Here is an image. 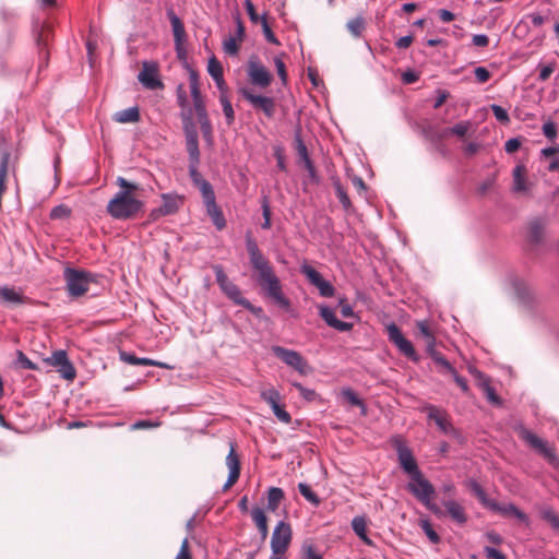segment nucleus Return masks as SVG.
<instances>
[{
  "label": "nucleus",
  "mask_w": 559,
  "mask_h": 559,
  "mask_svg": "<svg viewBox=\"0 0 559 559\" xmlns=\"http://www.w3.org/2000/svg\"><path fill=\"white\" fill-rule=\"evenodd\" d=\"M246 247L250 264L257 272V281L266 297L272 299L282 309L289 310L290 301L283 292L280 278L275 274L270 261L259 249L257 241L250 233H247L246 235Z\"/></svg>",
  "instance_id": "nucleus-1"
},
{
  "label": "nucleus",
  "mask_w": 559,
  "mask_h": 559,
  "mask_svg": "<svg viewBox=\"0 0 559 559\" xmlns=\"http://www.w3.org/2000/svg\"><path fill=\"white\" fill-rule=\"evenodd\" d=\"M120 190L108 202L107 213L115 219L126 221L135 217L143 209L144 202L140 199V186L128 181L123 177L116 180Z\"/></svg>",
  "instance_id": "nucleus-2"
},
{
  "label": "nucleus",
  "mask_w": 559,
  "mask_h": 559,
  "mask_svg": "<svg viewBox=\"0 0 559 559\" xmlns=\"http://www.w3.org/2000/svg\"><path fill=\"white\" fill-rule=\"evenodd\" d=\"M407 489L427 509L436 514L440 512V509L432 501L435 497V488L432 484L423 476L421 472L411 477V481L407 484Z\"/></svg>",
  "instance_id": "nucleus-3"
},
{
  "label": "nucleus",
  "mask_w": 559,
  "mask_h": 559,
  "mask_svg": "<svg viewBox=\"0 0 559 559\" xmlns=\"http://www.w3.org/2000/svg\"><path fill=\"white\" fill-rule=\"evenodd\" d=\"M64 280L68 294L78 298L88 292L90 285L96 283V276L91 272L67 267L64 270Z\"/></svg>",
  "instance_id": "nucleus-4"
},
{
  "label": "nucleus",
  "mask_w": 559,
  "mask_h": 559,
  "mask_svg": "<svg viewBox=\"0 0 559 559\" xmlns=\"http://www.w3.org/2000/svg\"><path fill=\"white\" fill-rule=\"evenodd\" d=\"M247 75L251 85L259 88L269 87L273 81L272 73L255 55H252L247 62Z\"/></svg>",
  "instance_id": "nucleus-5"
},
{
  "label": "nucleus",
  "mask_w": 559,
  "mask_h": 559,
  "mask_svg": "<svg viewBox=\"0 0 559 559\" xmlns=\"http://www.w3.org/2000/svg\"><path fill=\"white\" fill-rule=\"evenodd\" d=\"M239 94L251 105L257 111H262L267 118L275 115V100L273 97L255 94L251 87H240Z\"/></svg>",
  "instance_id": "nucleus-6"
},
{
  "label": "nucleus",
  "mask_w": 559,
  "mask_h": 559,
  "mask_svg": "<svg viewBox=\"0 0 559 559\" xmlns=\"http://www.w3.org/2000/svg\"><path fill=\"white\" fill-rule=\"evenodd\" d=\"M391 443L396 450L399 463L404 472L407 473L411 477L420 473L414 455L411 449L407 447L405 440L401 436H395L392 438Z\"/></svg>",
  "instance_id": "nucleus-7"
},
{
  "label": "nucleus",
  "mask_w": 559,
  "mask_h": 559,
  "mask_svg": "<svg viewBox=\"0 0 559 559\" xmlns=\"http://www.w3.org/2000/svg\"><path fill=\"white\" fill-rule=\"evenodd\" d=\"M388 337L391 343H393L397 349L407 358L413 361H418V356L414 349L413 344L404 337L402 331L395 323H391L386 326Z\"/></svg>",
  "instance_id": "nucleus-8"
},
{
  "label": "nucleus",
  "mask_w": 559,
  "mask_h": 559,
  "mask_svg": "<svg viewBox=\"0 0 559 559\" xmlns=\"http://www.w3.org/2000/svg\"><path fill=\"white\" fill-rule=\"evenodd\" d=\"M520 437L538 453H540L549 463L556 464L558 459L554 452V449L548 447L547 442L537 437L531 430L522 427L519 430Z\"/></svg>",
  "instance_id": "nucleus-9"
},
{
  "label": "nucleus",
  "mask_w": 559,
  "mask_h": 559,
  "mask_svg": "<svg viewBox=\"0 0 559 559\" xmlns=\"http://www.w3.org/2000/svg\"><path fill=\"white\" fill-rule=\"evenodd\" d=\"M292 527L288 523L280 521L271 537V549L273 552H286L292 542Z\"/></svg>",
  "instance_id": "nucleus-10"
},
{
  "label": "nucleus",
  "mask_w": 559,
  "mask_h": 559,
  "mask_svg": "<svg viewBox=\"0 0 559 559\" xmlns=\"http://www.w3.org/2000/svg\"><path fill=\"white\" fill-rule=\"evenodd\" d=\"M272 352L287 366L294 368L300 374L308 372V364L306 359L296 350L287 349L282 346H274Z\"/></svg>",
  "instance_id": "nucleus-11"
},
{
  "label": "nucleus",
  "mask_w": 559,
  "mask_h": 559,
  "mask_svg": "<svg viewBox=\"0 0 559 559\" xmlns=\"http://www.w3.org/2000/svg\"><path fill=\"white\" fill-rule=\"evenodd\" d=\"M45 361L49 366L56 367L57 371L66 380H73L76 376L75 368L69 360L67 353L62 349L53 352Z\"/></svg>",
  "instance_id": "nucleus-12"
},
{
  "label": "nucleus",
  "mask_w": 559,
  "mask_h": 559,
  "mask_svg": "<svg viewBox=\"0 0 559 559\" xmlns=\"http://www.w3.org/2000/svg\"><path fill=\"white\" fill-rule=\"evenodd\" d=\"M221 289L230 300H233L237 305L245 307L252 313L258 314L262 312L261 308L254 307L248 299L242 297L239 287L235 285L231 281L228 284L224 285Z\"/></svg>",
  "instance_id": "nucleus-13"
},
{
  "label": "nucleus",
  "mask_w": 559,
  "mask_h": 559,
  "mask_svg": "<svg viewBox=\"0 0 559 559\" xmlns=\"http://www.w3.org/2000/svg\"><path fill=\"white\" fill-rule=\"evenodd\" d=\"M428 418L433 420L438 428L445 435H452L455 432L454 427L449 420V417L444 411L439 409L436 406L429 405L426 407Z\"/></svg>",
  "instance_id": "nucleus-14"
},
{
  "label": "nucleus",
  "mask_w": 559,
  "mask_h": 559,
  "mask_svg": "<svg viewBox=\"0 0 559 559\" xmlns=\"http://www.w3.org/2000/svg\"><path fill=\"white\" fill-rule=\"evenodd\" d=\"M226 465L229 468V475L227 481L225 483L223 489L227 490L230 488L239 478L240 475V462L236 454L234 443H230L229 453L226 456Z\"/></svg>",
  "instance_id": "nucleus-15"
},
{
  "label": "nucleus",
  "mask_w": 559,
  "mask_h": 559,
  "mask_svg": "<svg viewBox=\"0 0 559 559\" xmlns=\"http://www.w3.org/2000/svg\"><path fill=\"white\" fill-rule=\"evenodd\" d=\"M320 317L325 321V323L341 332H347L353 329V324L349 322L341 321L336 318L335 312L328 306L319 307Z\"/></svg>",
  "instance_id": "nucleus-16"
},
{
  "label": "nucleus",
  "mask_w": 559,
  "mask_h": 559,
  "mask_svg": "<svg viewBox=\"0 0 559 559\" xmlns=\"http://www.w3.org/2000/svg\"><path fill=\"white\" fill-rule=\"evenodd\" d=\"M139 81L150 90L163 87V83L157 78V70L154 66L144 62L142 71L138 75Z\"/></svg>",
  "instance_id": "nucleus-17"
},
{
  "label": "nucleus",
  "mask_w": 559,
  "mask_h": 559,
  "mask_svg": "<svg viewBox=\"0 0 559 559\" xmlns=\"http://www.w3.org/2000/svg\"><path fill=\"white\" fill-rule=\"evenodd\" d=\"M513 191L516 193H527L531 190L532 183L526 178V167L519 164L513 168Z\"/></svg>",
  "instance_id": "nucleus-18"
},
{
  "label": "nucleus",
  "mask_w": 559,
  "mask_h": 559,
  "mask_svg": "<svg viewBox=\"0 0 559 559\" xmlns=\"http://www.w3.org/2000/svg\"><path fill=\"white\" fill-rule=\"evenodd\" d=\"M193 108L195 110V115H197V118L200 123L201 131H202L204 138H211L212 126H211L210 119L207 117L204 99L202 98L199 100H194Z\"/></svg>",
  "instance_id": "nucleus-19"
},
{
  "label": "nucleus",
  "mask_w": 559,
  "mask_h": 559,
  "mask_svg": "<svg viewBox=\"0 0 559 559\" xmlns=\"http://www.w3.org/2000/svg\"><path fill=\"white\" fill-rule=\"evenodd\" d=\"M167 16L171 24L176 49L179 50L185 38H186V31H185L183 23L176 15V13L174 12L173 9H169L167 11Z\"/></svg>",
  "instance_id": "nucleus-20"
},
{
  "label": "nucleus",
  "mask_w": 559,
  "mask_h": 559,
  "mask_svg": "<svg viewBox=\"0 0 559 559\" xmlns=\"http://www.w3.org/2000/svg\"><path fill=\"white\" fill-rule=\"evenodd\" d=\"M417 328L420 336L425 342L427 353L430 355L431 353L436 352V337L432 329L430 328V324L427 321H419L417 322Z\"/></svg>",
  "instance_id": "nucleus-21"
},
{
  "label": "nucleus",
  "mask_w": 559,
  "mask_h": 559,
  "mask_svg": "<svg viewBox=\"0 0 559 559\" xmlns=\"http://www.w3.org/2000/svg\"><path fill=\"white\" fill-rule=\"evenodd\" d=\"M162 200L160 209L166 216L175 214L182 204V199L177 194L164 193L162 194Z\"/></svg>",
  "instance_id": "nucleus-22"
},
{
  "label": "nucleus",
  "mask_w": 559,
  "mask_h": 559,
  "mask_svg": "<svg viewBox=\"0 0 559 559\" xmlns=\"http://www.w3.org/2000/svg\"><path fill=\"white\" fill-rule=\"evenodd\" d=\"M205 207L206 213L210 216L212 223L215 225V227L218 230L224 229L226 227V219L222 210L216 204V201L205 204Z\"/></svg>",
  "instance_id": "nucleus-23"
},
{
  "label": "nucleus",
  "mask_w": 559,
  "mask_h": 559,
  "mask_svg": "<svg viewBox=\"0 0 559 559\" xmlns=\"http://www.w3.org/2000/svg\"><path fill=\"white\" fill-rule=\"evenodd\" d=\"M352 528L355 534L368 546L373 542L367 536V520L365 516H355L352 521Z\"/></svg>",
  "instance_id": "nucleus-24"
},
{
  "label": "nucleus",
  "mask_w": 559,
  "mask_h": 559,
  "mask_svg": "<svg viewBox=\"0 0 559 559\" xmlns=\"http://www.w3.org/2000/svg\"><path fill=\"white\" fill-rule=\"evenodd\" d=\"M444 508L447 509V512L449 515L454 520L455 522L463 524L466 522L467 518L464 511V508L457 503L454 500H449L443 502Z\"/></svg>",
  "instance_id": "nucleus-25"
},
{
  "label": "nucleus",
  "mask_w": 559,
  "mask_h": 559,
  "mask_svg": "<svg viewBox=\"0 0 559 559\" xmlns=\"http://www.w3.org/2000/svg\"><path fill=\"white\" fill-rule=\"evenodd\" d=\"M114 120L119 123H132L140 120V111L138 107H130L114 115Z\"/></svg>",
  "instance_id": "nucleus-26"
},
{
  "label": "nucleus",
  "mask_w": 559,
  "mask_h": 559,
  "mask_svg": "<svg viewBox=\"0 0 559 559\" xmlns=\"http://www.w3.org/2000/svg\"><path fill=\"white\" fill-rule=\"evenodd\" d=\"M0 298L3 302L21 305L26 301V298L14 288L0 287Z\"/></svg>",
  "instance_id": "nucleus-27"
},
{
  "label": "nucleus",
  "mask_w": 559,
  "mask_h": 559,
  "mask_svg": "<svg viewBox=\"0 0 559 559\" xmlns=\"http://www.w3.org/2000/svg\"><path fill=\"white\" fill-rule=\"evenodd\" d=\"M478 377H479V386L481 388V390L484 391L487 400L492 403V404H496V405H500L501 404V400L500 397L497 395L495 389L491 386L490 384V381L488 378H486L484 374H481L480 372H478Z\"/></svg>",
  "instance_id": "nucleus-28"
},
{
  "label": "nucleus",
  "mask_w": 559,
  "mask_h": 559,
  "mask_svg": "<svg viewBox=\"0 0 559 559\" xmlns=\"http://www.w3.org/2000/svg\"><path fill=\"white\" fill-rule=\"evenodd\" d=\"M284 499V491L277 487H271L267 491V510L275 511Z\"/></svg>",
  "instance_id": "nucleus-29"
},
{
  "label": "nucleus",
  "mask_w": 559,
  "mask_h": 559,
  "mask_svg": "<svg viewBox=\"0 0 559 559\" xmlns=\"http://www.w3.org/2000/svg\"><path fill=\"white\" fill-rule=\"evenodd\" d=\"M333 187L335 189V194L338 199V201L341 202V204L343 205V207L348 211L352 209V202H350V199L347 194V192L345 191L344 187L341 185V181L338 178H333Z\"/></svg>",
  "instance_id": "nucleus-30"
},
{
  "label": "nucleus",
  "mask_w": 559,
  "mask_h": 559,
  "mask_svg": "<svg viewBox=\"0 0 559 559\" xmlns=\"http://www.w3.org/2000/svg\"><path fill=\"white\" fill-rule=\"evenodd\" d=\"M432 360L438 365L440 368V372H448L450 374L455 373V368L439 352H433L429 355Z\"/></svg>",
  "instance_id": "nucleus-31"
},
{
  "label": "nucleus",
  "mask_w": 559,
  "mask_h": 559,
  "mask_svg": "<svg viewBox=\"0 0 559 559\" xmlns=\"http://www.w3.org/2000/svg\"><path fill=\"white\" fill-rule=\"evenodd\" d=\"M189 83H190V92L192 96V100H199L202 99L200 85H199V76L198 73L194 70L189 71Z\"/></svg>",
  "instance_id": "nucleus-32"
},
{
  "label": "nucleus",
  "mask_w": 559,
  "mask_h": 559,
  "mask_svg": "<svg viewBox=\"0 0 559 559\" xmlns=\"http://www.w3.org/2000/svg\"><path fill=\"white\" fill-rule=\"evenodd\" d=\"M186 143L190 163L198 166L200 162L199 140H188Z\"/></svg>",
  "instance_id": "nucleus-33"
},
{
  "label": "nucleus",
  "mask_w": 559,
  "mask_h": 559,
  "mask_svg": "<svg viewBox=\"0 0 559 559\" xmlns=\"http://www.w3.org/2000/svg\"><path fill=\"white\" fill-rule=\"evenodd\" d=\"M199 188L203 197L204 204L215 201V193L212 185L206 180H199Z\"/></svg>",
  "instance_id": "nucleus-34"
},
{
  "label": "nucleus",
  "mask_w": 559,
  "mask_h": 559,
  "mask_svg": "<svg viewBox=\"0 0 559 559\" xmlns=\"http://www.w3.org/2000/svg\"><path fill=\"white\" fill-rule=\"evenodd\" d=\"M300 271L313 286L319 284V282L323 278L322 275L309 264L301 265Z\"/></svg>",
  "instance_id": "nucleus-35"
},
{
  "label": "nucleus",
  "mask_w": 559,
  "mask_h": 559,
  "mask_svg": "<svg viewBox=\"0 0 559 559\" xmlns=\"http://www.w3.org/2000/svg\"><path fill=\"white\" fill-rule=\"evenodd\" d=\"M347 29L352 33L353 36L359 37L365 29V20L361 16H357L347 22Z\"/></svg>",
  "instance_id": "nucleus-36"
},
{
  "label": "nucleus",
  "mask_w": 559,
  "mask_h": 559,
  "mask_svg": "<svg viewBox=\"0 0 559 559\" xmlns=\"http://www.w3.org/2000/svg\"><path fill=\"white\" fill-rule=\"evenodd\" d=\"M469 488L477 496L479 501L489 509V504L492 503L493 500L487 498V495L485 490L481 488V486L477 481L471 480Z\"/></svg>",
  "instance_id": "nucleus-37"
},
{
  "label": "nucleus",
  "mask_w": 559,
  "mask_h": 559,
  "mask_svg": "<svg viewBox=\"0 0 559 559\" xmlns=\"http://www.w3.org/2000/svg\"><path fill=\"white\" fill-rule=\"evenodd\" d=\"M219 102L223 107L224 115L226 117L227 123L231 124L235 119L234 109L227 95H219Z\"/></svg>",
  "instance_id": "nucleus-38"
},
{
  "label": "nucleus",
  "mask_w": 559,
  "mask_h": 559,
  "mask_svg": "<svg viewBox=\"0 0 559 559\" xmlns=\"http://www.w3.org/2000/svg\"><path fill=\"white\" fill-rule=\"evenodd\" d=\"M71 209L64 204L55 206L50 212L51 219H67L71 216Z\"/></svg>",
  "instance_id": "nucleus-39"
},
{
  "label": "nucleus",
  "mask_w": 559,
  "mask_h": 559,
  "mask_svg": "<svg viewBox=\"0 0 559 559\" xmlns=\"http://www.w3.org/2000/svg\"><path fill=\"white\" fill-rule=\"evenodd\" d=\"M183 130L186 141L198 139V131L190 116H183Z\"/></svg>",
  "instance_id": "nucleus-40"
},
{
  "label": "nucleus",
  "mask_w": 559,
  "mask_h": 559,
  "mask_svg": "<svg viewBox=\"0 0 559 559\" xmlns=\"http://www.w3.org/2000/svg\"><path fill=\"white\" fill-rule=\"evenodd\" d=\"M544 233V224L539 219H535L530 224V236L533 241H540Z\"/></svg>",
  "instance_id": "nucleus-41"
},
{
  "label": "nucleus",
  "mask_w": 559,
  "mask_h": 559,
  "mask_svg": "<svg viewBox=\"0 0 559 559\" xmlns=\"http://www.w3.org/2000/svg\"><path fill=\"white\" fill-rule=\"evenodd\" d=\"M207 72L213 79H221L223 76V67L215 57L210 58Z\"/></svg>",
  "instance_id": "nucleus-42"
},
{
  "label": "nucleus",
  "mask_w": 559,
  "mask_h": 559,
  "mask_svg": "<svg viewBox=\"0 0 559 559\" xmlns=\"http://www.w3.org/2000/svg\"><path fill=\"white\" fill-rule=\"evenodd\" d=\"M298 489H299L300 495L302 497H305L312 504L318 506L320 503V499L307 484L300 483L298 485Z\"/></svg>",
  "instance_id": "nucleus-43"
},
{
  "label": "nucleus",
  "mask_w": 559,
  "mask_h": 559,
  "mask_svg": "<svg viewBox=\"0 0 559 559\" xmlns=\"http://www.w3.org/2000/svg\"><path fill=\"white\" fill-rule=\"evenodd\" d=\"M471 122L469 121H463L460 122L452 128L444 131V134H454L459 138H463L467 131L469 130Z\"/></svg>",
  "instance_id": "nucleus-44"
},
{
  "label": "nucleus",
  "mask_w": 559,
  "mask_h": 559,
  "mask_svg": "<svg viewBox=\"0 0 559 559\" xmlns=\"http://www.w3.org/2000/svg\"><path fill=\"white\" fill-rule=\"evenodd\" d=\"M420 527L421 530L425 532V534L427 535V537L429 538V540L432 543V544H438L440 542V537L439 535L437 534V532L432 528L431 524L429 523V521L427 520H421L420 521Z\"/></svg>",
  "instance_id": "nucleus-45"
},
{
  "label": "nucleus",
  "mask_w": 559,
  "mask_h": 559,
  "mask_svg": "<svg viewBox=\"0 0 559 559\" xmlns=\"http://www.w3.org/2000/svg\"><path fill=\"white\" fill-rule=\"evenodd\" d=\"M304 167L308 171V180L307 182L311 185L318 186L320 183V177L314 168V165L311 159H307V163L304 164Z\"/></svg>",
  "instance_id": "nucleus-46"
},
{
  "label": "nucleus",
  "mask_w": 559,
  "mask_h": 559,
  "mask_svg": "<svg viewBox=\"0 0 559 559\" xmlns=\"http://www.w3.org/2000/svg\"><path fill=\"white\" fill-rule=\"evenodd\" d=\"M514 508H515V506L512 503L501 506V504L497 503L496 501H492V503L489 504L490 510L498 512L504 516H511L512 512H513L511 509H514Z\"/></svg>",
  "instance_id": "nucleus-47"
},
{
  "label": "nucleus",
  "mask_w": 559,
  "mask_h": 559,
  "mask_svg": "<svg viewBox=\"0 0 559 559\" xmlns=\"http://www.w3.org/2000/svg\"><path fill=\"white\" fill-rule=\"evenodd\" d=\"M542 518L549 523L554 530H559V516L550 509L542 511Z\"/></svg>",
  "instance_id": "nucleus-48"
},
{
  "label": "nucleus",
  "mask_w": 559,
  "mask_h": 559,
  "mask_svg": "<svg viewBox=\"0 0 559 559\" xmlns=\"http://www.w3.org/2000/svg\"><path fill=\"white\" fill-rule=\"evenodd\" d=\"M543 133L548 140H555L558 133L557 124L552 120H547L543 124Z\"/></svg>",
  "instance_id": "nucleus-49"
},
{
  "label": "nucleus",
  "mask_w": 559,
  "mask_h": 559,
  "mask_svg": "<svg viewBox=\"0 0 559 559\" xmlns=\"http://www.w3.org/2000/svg\"><path fill=\"white\" fill-rule=\"evenodd\" d=\"M342 395L350 405L365 407L362 401L352 389H344Z\"/></svg>",
  "instance_id": "nucleus-50"
},
{
  "label": "nucleus",
  "mask_w": 559,
  "mask_h": 559,
  "mask_svg": "<svg viewBox=\"0 0 559 559\" xmlns=\"http://www.w3.org/2000/svg\"><path fill=\"white\" fill-rule=\"evenodd\" d=\"M223 49L226 53L230 56H236L239 51V45L237 44V39L235 37H229L224 40Z\"/></svg>",
  "instance_id": "nucleus-51"
},
{
  "label": "nucleus",
  "mask_w": 559,
  "mask_h": 559,
  "mask_svg": "<svg viewBox=\"0 0 559 559\" xmlns=\"http://www.w3.org/2000/svg\"><path fill=\"white\" fill-rule=\"evenodd\" d=\"M274 66L283 84L287 83L286 66L280 56L274 57Z\"/></svg>",
  "instance_id": "nucleus-52"
},
{
  "label": "nucleus",
  "mask_w": 559,
  "mask_h": 559,
  "mask_svg": "<svg viewBox=\"0 0 559 559\" xmlns=\"http://www.w3.org/2000/svg\"><path fill=\"white\" fill-rule=\"evenodd\" d=\"M316 287L319 289L320 295L323 297H332L334 295V287L324 278H322L319 284L316 285Z\"/></svg>",
  "instance_id": "nucleus-53"
},
{
  "label": "nucleus",
  "mask_w": 559,
  "mask_h": 559,
  "mask_svg": "<svg viewBox=\"0 0 559 559\" xmlns=\"http://www.w3.org/2000/svg\"><path fill=\"white\" fill-rule=\"evenodd\" d=\"M491 110L495 118L501 123H508L510 121L509 115L504 108L499 105H491Z\"/></svg>",
  "instance_id": "nucleus-54"
},
{
  "label": "nucleus",
  "mask_w": 559,
  "mask_h": 559,
  "mask_svg": "<svg viewBox=\"0 0 559 559\" xmlns=\"http://www.w3.org/2000/svg\"><path fill=\"white\" fill-rule=\"evenodd\" d=\"M262 399L270 404L273 408L280 403V393L276 390H269L262 392Z\"/></svg>",
  "instance_id": "nucleus-55"
},
{
  "label": "nucleus",
  "mask_w": 559,
  "mask_h": 559,
  "mask_svg": "<svg viewBox=\"0 0 559 559\" xmlns=\"http://www.w3.org/2000/svg\"><path fill=\"white\" fill-rule=\"evenodd\" d=\"M261 24H262L263 33H264L266 40L272 44L278 45L280 43H278L277 38L275 37V35L273 34L272 29L270 28L267 20L264 15L261 17Z\"/></svg>",
  "instance_id": "nucleus-56"
},
{
  "label": "nucleus",
  "mask_w": 559,
  "mask_h": 559,
  "mask_svg": "<svg viewBox=\"0 0 559 559\" xmlns=\"http://www.w3.org/2000/svg\"><path fill=\"white\" fill-rule=\"evenodd\" d=\"M302 552L305 559H322V556L317 551L316 547L312 544H304Z\"/></svg>",
  "instance_id": "nucleus-57"
},
{
  "label": "nucleus",
  "mask_w": 559,
  "mask_h": 559,
  "mask_svg": "<svg viewBox=\"0 0 559 559\" xmlns=\"http://www.w3.org/2000/svg\"><path fill=\"white\" fill-rule=\"evenodd\" d=\"M251 518L257 526L267 522L264 511L259 507H254L251 510Z\"/></svg>",
  "instance_id": "nucleus-58"
},
{
  "label": "nucleus",
  "mask_w": 559,
  "mask_h": 559,
  "mask_svg": "<svg viewBox=\"0 0 559 559\" xmlns=\"http://www.w3.org/2000/svg\"><path fill=\"white\" fill-rule=\"evenodd\" d=\"M555 71V63L551 62V63H547V64H540L539 66V74H538V79L540 81H546L550 78V75L554 73Z\"/></svg>",
  "instance_id": "nucleus-59"
},
{
  "label": "nucleus",
  "mask_w": 559,
  "mask_h": 559,
  "mask_svg": "<svg viewBox=\"0 0 559 559\" xmlns=\"http://www.w3.org/2000/svg\"><path fill=\"white\" fill-rule=\"evenodd\" d=\"M213 270L215 272L216 282H217L219 288H222L224 285H226L230 282L221 265H214Z\"/></svg>",
  "instance_id": "nucleus-60"
},
{
  "label": "nucleus",
  "mask_w": 559,
  "mask_h": 559,
  "mask_svg": "<svg viewBox=\"0 0 559 559\" xmlns=\"http://www.w3.org/2000/svg\"><path fill=\"white\" fill-rule=\"evenodd\" d=\"M274 415L281 420L282 423L289 424L292 420L290 415L280 405V403L272 408Z\"/></svg>",
  "instance_id": "nucleus-61"
},
{
  "label": "nucleus",
  "mask_w": 559,
  "mask_h": 559,
  "mask_svg": "<svg viewBox=\"0 0 559 559\" xmlns=\"http://www.w3.org/2000/svg\"><path fill=\"white\" fill-rule=\"evenodd\" d=\"M474 73L478 83H486L491 76L490 72L485 67L475 68Z\"/></svg>",
  "instance_id": "nucleus-62"
},
{
  "label": "nucleus",
  "mask_w": 559,
  "mask_h": 559,
  "mask_svg": "<svg viewBox=\"0 0 559 559\" xmlns=\"http://www.w3.org/2000/svg\"><path fill=\"white\" fill-rule=\"evenodd\" d=\"M175 559H192L188 539H185Z\"/></svg>",
  "instance_id": "nucleus-63"
},
{
  "label": "nucleus",
  "mask_w": 559,
  "mask_h": 559,
  "mask_svg": "<svg viewBox=\"0 0 559 559\" xmlns=\"http://www.w3.org/2000/svg\"><path fill=\"white\" fill-rule=\"evenodd\" d=\"M484 552L488 559H507V557L501 551L492 547H485Z\"/></svg>",
  "instance_id": "nucleus-64"
}]
</instances>
